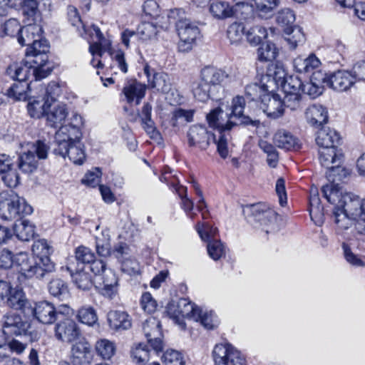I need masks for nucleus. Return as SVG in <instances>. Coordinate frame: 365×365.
<instances>
[{"mask_svg":"<svg viewBox=\"0 0 365 365\" xmlns=\"http://www.w3.org/2000/svg\"><path fill=\"white\" fill-rule=\"evenodd\" d=\"M295 19L294 11L289 8H284L278 11L276 21L285 31H289L291 28L296 26L294 24Z\"/></svg>","mask_w":365,"mask_h":365,"instance_id":"49530a36","label":"nucleus"},{"mask_svg":"<svg viewBox=\"0 0 365 365\" xmlns=\"http://www.w3.org/2000/svg\"><path fill=\"white\" fill-rule=\"evenodd\" d=\"M245 34L242 23L234 22L228 26L227 36L231 43H238Z\"/></svg>","mask_w":365,"mask_h":365,"instance_id":"680f3d73","label":"nucleus"},{"mask_svg":"<svg viewBox=\"0 0 365 365\" xmlns=\"http://www.w3.org/2000/svg\"><path fill=\"white\" fill-rule=\"evenodd\" d=\"M14 232L22 241H29L35 235V226L27 220L19 219L14 225Z\"/></svg>","mask_w":365,"mask_h":365,"instance_id":"e433bc0d","label":"nucleus"},{"mask_svg":"<svg viewBox=\"0 0 365 365\" xmlns=\"http://www.w3.org/2000/svg\"><path fill=\"white\" fill-rule=\"evenodd\" d=\"M1 16H0V37H13L16 34L19 36L21 26L18 20L16 19H10L3 22Z\"/></svg>","mask_w":365,"mask_h":365,"instance_id":"3c124183","label":"nucleus"},{"mask_svg":"<svg viewBox=\"0 0 365 365\" xmlns=\"http://www.w3.org/2000/svg\"><path fill=\"white\" fill-rule=\"evenodd\" d=\"M212 356L216 365H246L244 356L229 343L216 344Z\"/></svg>","mask_w":365,"mask_h":365,"instance_id":"1a4fd4ad","label":"nucleus"},{"mask_svg":"<svg viewBox=\"0 0 365 365\" xmlns=\"http://www.w3.org/2000/svg\"><path fill=\"white\" fill-rule=\"evenodd\" d=\"M256 10L259 16L269 19L279 4V0H255Z\"/></svg>","mask_w":365,"mask_h":365,"instance_id":"c03bdc74","label":"nucleus"},{"mask_svg":"<svg viewBox=\"0 0 365 365\" xmlns=\"http://www.w3.org/2000/svg\"><path fill=\"white\" fill-rule=\"evenodd\" d=\"M168 18L170 24H174L180 38L178 50L180 52H188L195 42L197 36L200 34L198 27L186 18L185 11L180 9L171 10Z\"/></svg>","mask_w":365,"mask_h":365,"instance_id":"f03ea898","label":"nucleus"},{"mask_svg":"<svg viewBox=\"0 0 365 365\" xmlns=\"http://www.w3.org/2000/svg\"><path fill=\"white\" fill-rule=\"evenodd\" d=\"M76 318L82 324L93 327L98 323V315L96 309L91 306H83L78 310Z\"/></svg>","mask_w":365,"mask_h":365,"instance_id":"a18cd8bd","label":"nucleus"},{"mask_svg":"<svg viewBox=\"0 0 365 365\" xmlns=\"http://www.w3.org/2000/svg\"><path fill=\"white\" fill-rule=\"evenodd\" d=\"M60 92V87L55 82H51L47 86H43L39 84L36 91H34V94L36 96L34 95L33 98H39V97H42L44 100H48L51 103H56V99L59 96Z\"/></svg>","mask_w":365,"mask_h":365,"instance_id":"58836bf2","label":"nucleus"},{"mask_svg":"<svg viewBox=\"0 0 365 365\" xmlns=\"http://www.w3.org/2000/svg\"><path fill=\"white\" fill-rule=\"evenodd\" d=\"M32 212V207L14 191L0 194V215L2 218L7 220H19L21 218V215H30Z\"/></svg>","mask_w":365,"mask_h":365,"instance_id":"20e7f679","label":"nucleus"},{"mask_svg":"<svg viewBox=\"0 0 365 365\" xmlns=\"http://www.w3.org/2000/svg\"><path fill=\"white\" fill-rule=\"evenodd\" d=\"M319 160L322 166L329 168L336 163H343L344 155L337 147L322 148L319 150Z\"/></svg>","mask_w":365,"mask_h":365,"instance_id":"393cba45","label":"nucleus"},{"mask_svg":"<svg viewBox=\"0 0 365 365\" xmlns=\"http://www.w3.org/2000/svg\"><path fill=\"white\" fill-rule=\"evenodd\" d=\"M342 163H336L331 165L327 169L326 173L327 178L330 182L324 186H334L337 189L342 190L339 182L349 175V172L346 169L341 166Z\"/></svg>","mask_w":365,"mask_h":365,"instance_id":"c9c22d12","label":"nucleus"},{"mask_svg":"<svg viewBox=\"0 0 365 365\" xmlns=\"http://www.w3.org/2000/svg\"><path fill=\"white\" fill-rule=\"evenodd\" d=\"M187 138L189 146L204 150L209 147L212 140H215V135L209 132L204 125H194L189 128Z\"/></svg>","mask_w":365,"mask_h":365,"instance_id":"ddd939ff","label":"nucleus"},{"mask_svg":"<svg viewBox=\"0 0 365 365\" xmlns=\"http://www.w3.org/2000/svg\"><path fill=\"white\" fill-rule=\"evenodd\" d=\"M71 360L75 365L88 364L92 359L91 348L88 343L79 341L71 347Z\"/></svg>","mask_w":365,"mask_h":365,"instance_id":"b1692460","label":"nucleus"},{"mask_svg":"<svg viewBox=\"0 0 365 365\" xmlns=\"http://www.w3.org/2000/svg\"><path fill=\"white\" fill-rule=\"evenodd\" d=\"M32 252L34 259L50 258L52 248L46 240L42 239L34 242L32 245Z\"/></svg>","mask_w":365,"mask_h":365,"instance_id":"052dcab7","label":"nucleus"},{"mask_svg":"<svg viewBox=\"0 0 365 365\" xmlns=\"http://www.w3.org/2000/svg\"><path fill=\"white\" fill-rule=\"evenodd\" d=\"M277 56V49L271 42H267L257 49V58L260 61H272Z\"/></svg>","mask_w":365,"mask_h":365,"instance_id":"6e6d98bb","label":"nucleus"},{"mask_svg":"<svg viewBox=\"0 0 365 365\" xmlns=\"http://www.w3.org/2000/svg\"><path fill=\"white\" fill-rule=\"evenodd\" d=\"M207 250L209 256L215 261L225 257L226 247L220 240H214L209 242Z\"/></svg>","mask_w":365,"mask_h":365,"instance_id":"0e129e2a","label":"nucleus"},{"mask_svg":"<svg viewBox=\"0 0 365 365\" xmlns=\"http://www.w3.org/2000/svg\"><path fill=\"white\" fill-rule=\"evenodd\" d=\"M17 166L24 173H31L37 169L38 160L31 149L19 155Z\"/></svg>","mask_w":365,"mask_h":365,"instance_id":"4c0bfd02","label":"nucleus"},{"mask_svg":"<svg viewBox=\"0 0 365 365\" xmlns=\"http://www.w3.org/2000/svg\"><path fill=\"white\" fill-rule=\"evenodd\" d=\"M73 139L71 133H69V127L61 126L55 135L53 153L65 158Z\"/></svg>","mask_w":365,"mask_h":365,"instance_id":"aec40b11","label":"nucleus"},{"mask_svg":"<svg viewBox=\"0 0 365 365\" xmlns=\"http://www.w3.org/2000/svg\"><path fill=\"white\" fill-rule=\"evenodd\" d=\"M229 77L223 70L212 66H205L201 70L200 78L217 93L223 91L222 83Z\"/></svg>","mask_w":365,"mask_h":365,"instance_id":"f3484780","label":"nucleus"},{"mask_svg":"<svg viewBox=\"0 0 365 365\" xmlns=\"http://www.w3.org/2000/svg\"><path fill=\"white\" fill-rule=\"evenodd\" d=\"M340 141L339 133L330 128H322L317 134L316 143L320 148L328 147H337Z\"/></svg>","mask_w":365,"mask_h":365,"instance_id":"bb28decb","label":"nucleus"},{"mask_svg":"<svg viewBox=\"0 0 365 365\" xmlns=\"http://www.w3.org/2000/svg\"><path fill=\"white\" fill-rule=\"evenodd\" d=\"M143 330L147 340H150L153 336H162L160 323L154 317H149L145 320L143 324Z\"/></svg>","mask_w":365,"mask_h":365,"instance_id":"4d7b16f0","label":"nucleus"},{"mask_svg":"<svg viewBox=\"0 0 365 365\" xmlns=\"http://www.w3.org/2000/svg\"><path fill=\"white\" fill-rule=\"evenodd\" d=\"M294 67L297 72L307 73L313 72L321 64L319 59L314 55L310 54L307 58L298 56L293 61Z\"/></svg>","mask_w":365,"mask_h":365,"instance_id":"f704fd0d","label":"nucleus"},{"mask_svg":"<svg viewBox=\"0 0 365 365\" xmlns=\"http://www.w3.org/2000/svg\"><path fill=\"white\" fill-rule=\"evenodd\" d=\"M261 109L271 118L277 119L284 114L282 100L277 93L267 91L262 97Z\"/></svg>","mask_w":365,"mask_h":365,"instance_id":"4468645a","label":"nucleus"},{"mask_svg":"<svg viewBox=\"0 0 365 365\" xmlns=\"http://www.w3.org/2000/svg\"><path fill=\"white\" fill-rule=\"evenodd\" d=\"M165 365H185L182 354L176 350H167L162 356Z\"/></svg>","mask_w":365,"mask_h":365,"instance_id":"774afa93","label":"nucleus"},{"mask_svg":"<svg viewBox=\"0 0 365 365\" xmlns=\"http://www.w3.org/2000/svg\"><path fill=\"white\" fill-rule=\"evenodd\" d=\"M303 83L297 76H289L283 84L284 96L282 99L283 106L291 110H298L302 108L303 96L302 86Z\"/></svg>","mask_w":365,"mask_h":365,"instance_id":"6e6552de","label":"nucleus"},{"mask_svg":"<svg viewBox=\"0 0 365 365\" xmlns=\"http://www.w3.org/2000/svg\"><path fill=\"white\" fill-rule=\"evenodd\" d=\"M351 73L346 71L339 70L329 73L328 87L336 91L342 92L349 90L354 84Z\"/></svg>","mask_w":365,"mask_h":365,"instance_id":"6ab92c4d","label":"nucleus"},{"mask_svg":"<svg viewBox=\"0 0 365 365\" xmlns=\"http://www.w3.org/2000/svg\"><path fill=\"white\" fill-rule=\"evenodd\" d=\"M137 37L146 41L155 37L158 33L156 26L150 22H143L138 25L136 31Z\"/></svg>","mask_w":365,"mask_h":365,"instance_id":"69168bd1","label":"nucleus"},{"mask_svg":"<svg viewBox=\"0 0 365 365\" xmlns=\"http://www.w3.org/2000/svg\"><path fill=\"white\" fill-rule=\"evenodd\" d=\"M248 222L255 228L262 229L267 234L279 230V216L272 208L263 203L251 205L249 207Z\"/></svg>","mask_w":365,"mask_h":365,"instance_id":"7ed1b4c3","label":"nucleus"},{"mask_svg":"<svg viewBox=\"0 0 365 365\" xmlns=\"http://www.w3.org/2000/svg\"><path fill=\"white\" fill-rule=\"evenodd\" d=\"M97 354L104 359H110L115 354L114 344L108 339H100L96 344Z\"/></svg>","mask_w":365,"mask_h":365,"instance_id":"bf43d9fd","label":"nucleus"},{"mask_svg":"<svg viewBox=\"0 0 365 365\" xmlns=\"http://www.w3.org/2000/svg\"><path fill=\"white\" fill-rule=\"evenodd\" d=\"M101 279L102 284L98 287L99 292L108 299H113L118 291V279L115 274L111 269H108L103 274Z\"/></svg>","mask_w":365,"mask_h":365,"instance_id":"4be33fe9","label":"nucleus"},{"mask_svg":"<svg viewBox=\"0 0 365 365\" xmlns=\"http://www.w3.org/2000/svg\"><path fill=\"white\" fill-rule=\"evenodd\" d=\"M68 115L67 106L63 103H51L49 108L46 111V124L52 128H59L63 126V123L65 122Z\"/></svg>","mask_w":365,"mask_h":365,"instance_id":"a211bd4d","label":"nucleus"},{"mask_svg":"<svg viewBox=\"0 0 365 365\" xmlns=\"http://www.w3.org/2000/svg\"><path fill=\"white\" fill-rule=\"evenodd\" d=\"M41 0H21V7L23 15L27 21H36L40 16L38 5Z\"/></svg>","mask_w":365,"mask_h":365,"instance_id":"09e8293b","label":"nucleus"},{"mask_svg":"<svg viewBox=\"0 0 365 365\" xmlns=\"http://www.w3.org/2000/svg\"><path fill=\"white\" fill-rule=\"evenodd\" d=\"M41 99H34L28 103L27 109L29 115L34 118H41L46 116V111L51 106V102L48 100H44L42 97Z\"/></svg>","mask_w":365,"mask_h":365,"instance_id":"79ce46f5","label":"nucleus"},{"mask_svg":"<svg viewBox=\"0 0 365 365\" xmlns=\"http://www.w3.org/2000/svg\"><path fill=\"white\" fill-rule=\"evenodd\" d=\"M274 143L279 148L287 150L300 148L298 139L286 130L277 131L274 135Z\"/></svg>","mask_w":365,"mask_h":365,"instance_id":"72a5a7b5","label":"nucleus"},{"mask_svg":"<svg viewBox=\"0 0 365 365\" xmlns=\"http://www.w3.org/2000/svg\"><path fill=\"white\" fill-rule=\"evenodd\" d=\"M108 322L111 329L116 331L125 330L131 327L129 315L122 311H110L108 313Z\"/></svg>","mask_w":365,"mask_h":365,"instance_id":"c756f323","label":"nucleus"},{"mask_svg":"<svg viewBox=\"0 0 365 365\" xmlns=\"http://www.w3.org/2000/svg\"><path fill=\"white\" fill-rule=\"evenodd\" d=\"M229 130H218L217 139L215 138V140H212V143L217 145V151L222 158H227L229 153L227 147L230 138V133L227 132Z\"/></svg>","mask_w":365,"mask_h":365,"instance_id":"13d9d810","label":"nucleus"},{"mask_svg":"<svg viewBox=\"0 0 365 365\" xmlns=\"http://www.w3.org/2000/svg\"><path fill=\"white\" fill-rule=\"evenodd\" d=\"M223 114V110L220 108L212 110L206 116L210 127L217 129V130H230L235 123L227 118L224 119Z\"/></svg>","mask_w":365,"mask_h":365,"instance_id":"c85d7f7f","label":"nucleus"},{"mask_svg":"<svg viewBox=\"0 0 365 365\" xmlns=\"http://www.w3.org/2000/svg\"><path fill=\"white\" fill-rule=\"evenodd\" d=\"M66 156L75 164L81 165L83 163L86 155L82 149V143L77 135H75L70 147L68 148Z\"/></svg>","mask_w":365,"mask_h":365,"instance_id":"37998d69","label":"nucleus"},{"mask_svg":"<svg viewBox=\"0 0 365 365\" xmlns=\"http://www.w3.org/2000/svg\"><path fill=\"white\" fill-rule=\"evenodd\" d=\"M286 34L285 40L289 45V48L291 49H294L299 43H302L304 40V34L302 32L301 28L297 26H295L289 31H284Z\"/></svg>","mask_w":365,"mask_h":365,"instance_id":"5fc2aeb1","label":"nucleus"},{"mask_svg":"<svg viewBox=\"0 0 365 365\" xmlns=\"http://www.w3.org/2000/svg\"><path fill=\"white\" fill-rule=\"evenodd\" d=\"M323 207L319 197L318 189L312 186L309 195V215L312 220L317 219V222H321L323 217Z\"/></svg>","mask_w":365,"mask_h":365,"instance_id":"ea45409f","label":"nucleus"},{"mask_svg":"<svg viewBox=\"0 0 365 365\" xmlns=\"http://www.w3.org/2000/svg\"><path fill=\"white\" fill-rule=\"evenodd\" d=\"M68 269L71 273L73 282L78 288L83 290H88L91 288L93 282L91 275L88 272L81 270L73 273L70 267H68Z\"/></svg>","mask_w":365,"mask_h":365,"instance_id":"603ef678","label":"nucleus"},{"mask_svg":"<svg viewBox=\"0 0 365 365\" xmlns=\"http://www.w3.org/2000/svg\"><path fill=\"white\" fill-rule=\"evenodd\" d=\"M268 91V86L265 84L259 85L257 83H252L245 87V96L250 101H262L264 93Z\"/></svg>","mask_w":365,"mask_h":365,"instance_id":"e2e57ef3","label":"nucleus"},{"mask_svg":"<svg viewBox=\"0 0 365 365\" xmlns=\"http://www.w3.org/2000/svg\"><path fill=\"white\" fill-rule=\"evenodd\" d=\"M30 327V323L15 312H9L3 317L2 330L7 336H26Z\"/></svg>","mask_w":365,"mask_h":365,"instance_id":"9b49d317","label":"nucleus"},{"mask_svg":"<svg viewBox=\"0 0 365 365\" xmlns=\"http://www.w3.org/2000/svg\"><path fill=\"white\" fill-rule=\"evenodd\" d=\"M6 297V305L9 308L20 311L25 317L27 316L32 302L26 298L22 288L19 287L13 288L11 287Z\"/></svg>","mask_w":365,"mask_h":365,"instance_id":"dca6fc26","label":"nucleus"},{"mask_svg":"<svg viewBox=\"0 0 365 365\" xmlns=\"http://www.w3.org/2000/svg\"><path fill=\"white\" fill-rule=\"evenodd\" d=\"M245 106V98L242 96H237L232 101V112L230 114L225 113V118L230 120L235 117L241 119V123L245 125H250L253 127H258L260 124L258 120H252L249 116L243 115V111Z\"/></svg>","mask_w":365,"mask_h":365,"instance_id":"412c9836","label":"nucleus"},{"mask_svg":"<svg viewBox=\"0 0 365 365\" xmlns=\"http://www.w3.org/2000/svg\"><path fill=\"white\" fill-rule=\"evenodd\" d=\"M48 289L53 297L61 301L66 300L70 297L67 284L61 279L56 278L51 280Z\"/></svg>","mask_w":365,"mask_h":365,"instance_id":"a19ab883","label":"nucleus"},{"mask_svg":"<svg viewBox=\"0 0 365 365\" xmlns=\"http://www.w3.org/2000/svg\"><path fill=\"white\" fill-rule=\"evenodd\" d=\"M69 311L67 305H62L57 309L53 303L43 300L32 302L26 317H33L42 324L51 325L58 319L60 314H68Z\"/></svg>","mask_w":365,"mask_h":365,"instance_id":"0eeeda50","label":"nucleus"},{"mask_svg":"<svg viewBox=\"0 0 365 365\" xmlns=\"http://www.w3.org/2000/svg\"><path fill=\"white\" fill-rule=\"evenodd\" d=\"M17 267L25 277L37 279H43L55 271V264L50 258L34 259L29 262V256L26 252L16 254Z\"/></svg>","mask_w":365,"mask_h":365,"instance_id":"39448f33","label":"nucleus"},{"mask_svg":"<svg viewBox=\"0 0 365 365\" xmlns=\"http://www.w3.org/2000/svg\"><path fill=\"white\" fill-rule=\"evenodd\" d=\"M53 334L56 340L67 344L76 341L81 335L78 324L70 317L57 322L53 327Z\"/></svg>","mask_w":365,"mask_h":365,"instance_id":"9d476101","label":"nucleus"},{"mask_svg":"<svg viewBox=\"0 0 365 365\" xmlns=\"http://www.w3.org/2000/svg\"><path fill=\"white\" fill-rule=\"evenodd\" d=\"M324 197L334 207L355 219V230L365 235V198L351 192H344L334 186H323Z\"/></svg>","mask_w":365,"mask_h":365,"instance_id":"f257e3e1","label":"nucleus"},{"mask_svg":"<svg viewBox=\"0 0 365 365\" xmlns=\"http://www.w3.org/2000/svg\"><path fill=\"white\" fill-rule=\"evenodd\" d=\"M192 91L194 97L201 102H205L209 98L217 99L218 93L205 81L200 80L192 83Z\"/></svg>","mask_w":365,"mask_h":365,"instance_id":"2f4dec72","label":"nucleus"},{"mask_svg":"<svg viewBox=\"0 0 365 365\" xmlns=\"http://www.w3.org/2000/svg\"><path fill=\"white\" fill-rule=\"evenodd\" d=\"M7 73L16 81L27 83L30 76H33V68L29 63H14L7 68Z\"/></svg>","mask_w":365,"mask_h":365,"instance_id":"7c9ffc66","label":"nucleus"},{"mask_svg":"<svg viewBox=\"0 0 365 365\" xmlns=\"http://www.w3.org/2000/svg\"><path fill=\"white\" fill-rule=\"evenodd\" d=\"M123 93L128 103L135 102V105H138L145 96V86L137 81H133L125 86Z\"/></svg>","mask_w":365,"mask_h":365,"instance_id":"473e14b6","label":"nucleus"},{"mask_svg":"<svg viewBox=\"0 0 365 365\" xmlns=\"http://www.w3.org/2000/svg\"><path fill=\"white\" fill-rule=\"evenodd\" d=\"M195 227L200 238L207 243L214 240L217 233V229L207 222H198Z\"/></svg>","mask_w":365,"mask_h":365,"instance_id":"338daca9","label":"nucleus"},{"mask_svg":"<svg viewBox=\"0 0 365 365\" xmlns=\"http://www.w3.org/2000/svg\"><path fill=\"white\" fill-rule=\"evenodd\" d=\"M130 356L134 363L144 365L150 360V350L146 344L139 343L131 348Z\"/></svg>","mask_w":365,"mask_h":365,"instance_id":"de8ad7c7","label":"nucleus"},{"mask_svg":"<svg viewBox=\"0 0 365 365\" xmlns=\"http://www.w3.org/2000/svg\"><path fill=\"white\" fill-rule=\"evenodd\" d=\"M245 35L247 41L252 46H257L262 43L263 39L267 37L268 34L264 27L257 25L250 28L245 33Z\"/></svg>","mask_w":365,"mask_h":365,"instance_id":"864d4df0","label":"nucleus"},{"mask_svg":"<svg viewBox=\"0 0 365 365\" xmlns=\"http://www.w3.org/2000/svg\"><path fill=\"white\" fill-rule=\"evenodd\" d=\"M210 11L215 18L220 19L231 17L235 14L234 8L226 1L212 3Z\"/></svg>","mask_w":365,"mask_h":365,"instance_id":"8fccbe9b","label":"nucleus"},{"mask_svg":"<svg viewBox=\"0 0 365 365\" xmlns=\"http://www.w3.org/2000/svg\"><path fill=\"white\" fill-rule=\"evenodd\" d=\"M144 73L148 78L149 85L162 93H168L171 90L172 83L169 75L164 72L155 73L152 79L148 66H145Z\"/></svg>","mask_w":365,"mask_h":365,"instance_id":"5701e85b","label":"nucleus"},{"mask_svg":"<svg viewBox=\"0 0 365 365\" xmlns=\"http://www.w3.org/2000/svg\"><path fill=\"white\" fill-rule=\"evenodd\" d=\"M332 220L334 225L335 235L341 237L342 239L349 238V230L353 225H355V219L334 207Z\"/></svg>","mask_w":365,"mask_h":365,"instance_id":"2eb2a0df","label":"nucleus"},{"mask_svg":"<svg viewBox=\"0 0 365 365\" xmlns=\"http://www.w3.org/2000/svg\"><path fill=\"white\" fill-rule=\"evenodd\" d=\"M27 21L25 26L21 27L18 41L21 46H27V48L35 50L36 46L46 40L41 38L42 29L39 25L35 24V21Z\"/></svg>","mask_w":365,"mask_h":365,"instance_id":"f8f14e48","label":"nucleus"},{"mask_svg":"<svg viewBox=\"0 0 365 365\" xmlns=\"http://www.w3.org/2000/svg\"><path fill=\"white\" fill-rule=\"evenodd\" d=\"M34 91L31 89V83L16 81L6 91V96L14 101H26L31 96Z\"/></svg>","mask_w":365,"mask_h":365,"instance_id":"cd10ccee","label":"nucleus"},{"mask_svg":"<svg viewBox=\"0 0 365 365\" xmlns=\"http://www.w3.org/2000/svg\"><path fill=\"white\" fill-rule=\"evenodd\" d=\"M306 119L311 125L319 127L328 120V112L322 105L313 104L305 111Z\"/></svg>","mask_w":365,"mask_h":365,"instance_id":"a878e982","label":"nucleus"},{"mask_svg":"<svg viewBox=\"0 0 365 365\" xmlns=\"http://www.w3.org/2000/svg\"><path fill=\"white\" fill-rule=\"evenodd\" d=\"M49 46L47 41H43L36 49L26 48V56L27 62L33 68V77L35 82L47 77L52 71L51 67L48 65Z\"/></svg>","mask_w":365,"mask_h":365,"instance_id":"423d86ee","label":"nucleus"}]
</instances>
